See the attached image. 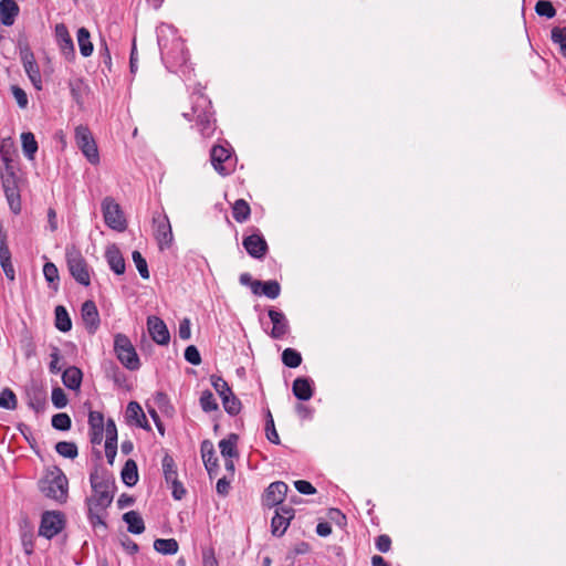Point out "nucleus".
Returning a JSON list of instances; mask_svg holds the SVG:
<instances>
[{
    "mask_svg": "<svg viewBox=\"0 0 566 566\" xmlns=\"http://www.w3.org/2000/svg\"><path fill=\"white\" fill-rule=\"evenodd\" d=\"M18 14L19 6L14 0L0 1V21L3 25H12Z\"/></svg>",
    "mask_w": 566,
    "mask_h": 566,
    "instance_id": "obj_18",
    "label": "nucleus"
},
{
    "mask_svg": "<svg viewBox=\"0 0 566 566\" xmlns=\"http://www.w3.org/2000/svg\"><path fill=\"white\" fill-rule=\"evenodd\" d=\"M552 41L559 45L562 55L566 57V28H553Z\"/></svg>",
    "mask_w": 566,
    "mask_h": 566,
    "instance_id": "obj_39",
    "label": "nucleus"
},
{
    "mask_svg": "<svg viewBox=\"0 0 566 566\" xmlns=\"http://www.w3.org/2000/svg\"><path fill=\"white\" fill-rule=\"evenodd\" d=\"M287 490L289 486L285 482L276 481L271 483L263 496L264 505L272 507L281 504L286 496Z\"/></svg>",
    "mask_w": 566,
    "mask_h": 566,
    "instance_id": "obj_11",
    "label": "nucleus"
},
{
    "mask_svg": "<svg viewBox=\"0 0 566 566\" xmlns=\"http://www.w3.org/2000/svg\"><path fill=\"white\" fill-rule=\"evenodd\" d=\"M55 36L66 60H73L75 56L74 43L64 23L55 25Z\"/></svg>",
    "mask_w": 566,
    "mask_h": 566,
    "instance_id": "obj_13",
    "label": "nucleus"
},
{
    "mask_svg": "<svg viewBox=\"0 0 566 566\" xmlns=\"http://www.w3.org/2000/svg\"><path fill=\"white\" fill-rule=\"evenodd\" d=\"M535 11L538 15L552 19L556 15V10L551 1L539 0L535 6Z\"/></svg>",
    "mask_w": 566,
    "mask_h": 566,
    "instance_id": "obj_41",
    "label": "nucleus"
},
{
    "mask_svg": "<svg viewBox=\"0 0 566 566\" xmlns=\"http://www.w3.org/2000/svg\"><path fill=\"white\" fill-rule=\"evenodd\" d=\"M102 511H97L94 506H88V517L94 527L101 526L103 528H106V524L102 518L101 515Z\"/></svg>",
    "mask_w": 566,
    "mask_h": 566,
    "instance_id": "obj_53",
    "label": "nucleus"
},
{
    "mask_svg": "<svg viewBox=\"0 0 566 566\" xmlns=\"http://www.w3.org/2000/svg\"><path fill=\"white\" fill-rule=\"evenodd\" d=\"M1 179L3 190L11 187H18V177L14 172L12 165H7L4 171L1 174Z\"/></svg>",
    "mask_w": 566,
    "mask_h": 566,
    "instance_id": "obj_40",
    "label": "nucleus"
},
{
    "mask_svg": "<svg viewBox=\"0 0 566 566\" xmlns=\"http://www.w3.org/2000/svg\"><path fill=\"white\" fill-rule=\"evenodd\" d=\"M109 268L116 274H123L125 272V261L117 247L111 245L107 248L105 253Z\"/></svg>",
    "mask_w": 566,
    "mask_h": 566,
    "instance_id": "obj_21",
    "label": "nucleus"
},
{
    "mask_svg": "<svg viewBox=\"0 0 566 566\" xmlns=\"http://www.w3.org/2000/svg\"><path fill=\"white\" fill-rule=\"evenodd\" d=\"M24 71L28 75V77L30 78L31 83L33 84V86L36 88V90H41L42 88V77H41V73H40V69L38 66V63H31V64H28V65H24Z\"/></svg>",
    "mask_w": 566,
    "mask_h": 566,
    "instance_id": "obj_36",
    "label": "nucleus"
},
{
    "mask_svg": "<svg viewBox=\"0 0 566 566\" xmlns=\"http://www.w3.org/2000/svg\"><path fill=\"white\" fill-rule=\"evenodd\" d=\"M83 374L80 368L71 366L66 368L62 375V381L69 389L76 390L82 382Z\"/></svg>",
    "mask_w": 566,
    "mask_h": 566,
    "instance_id": "obj_23",
    "label": "nucleus"
},
{
    "mask_svg": "<svg viewBox=\"0 0 566 566\" xmlns=\"http://www.w3.org/2000/svg\"><path fill=\"white\" fill-rule=\"evenodd\" d=\"M329 518L335 521L338 525L345 524L346 516L337 509H332L328 514Z\"/></svg>",
    "mask_w": 566,
    "mask_h": 566,
    "instance_id": "obj_64",
    "label": "nucleus"
},
{
    "mask_svg": "<svg viewBox=\"0 0 566 566\" xmlns=\"http://www.w3.org/2000/svg\"><path fill=\"white\" fill-rule=\"evenodd\" d=\"M102 212L103 213H106V212H120V207L117 202H115V200L111 197H106L103 201H102Z\"/></svg>",
    "mask_w": 566,
    "mask_h": 566,
    "instance_id": "obj_58",
    "label": "nucleus"
},
{
    "mask_svg": "<svg viewBox=\"0 0 566 566\" xmlns=\"http://www.w3.org/2000/svg\"><path fill=\"white\" fill-rule=\"evenodd\" d=\"M391 539L388 535H380L376 541V547L381 553H387L390 549Z\"/></svg>",
    "mask_w": 566,
    "mask_h": 566,
    "instance_id": "obj_59",
    "label": "nucleus"
},
{
    "mask_svg": "<svg viewBox=\"0 0 566 566\" xmlns=\"http://www.w3.org/2000/svg\"><path fill=\"white\" fill-rule=\"evenodd\" d=\"M81 317L86 331L94 334L99 327V314L95 303L91 300L85 301L81 308Z\"/></svg>",
    "mask_w": 566,
    "mask_h": 566,
    "instance_id": "obj_12",
    "label": "nucleus"
},
{
    "mask_svg": "<svg viewBox=\"0 0 566 566\" xmlns=\"http://www.w3.org/2000/svg\"><path fill=\"white\" fill-rule=\"evenodd\" d=\"M20 56H21L23 66L36 62L34 54L31 52V50L29 48L22 49L20 51Z\"/></svg>",
    "mask_w": 566,
    "mask_h": 566,
    "instance_id": "obj_62",
    "label": "nucleus"
},
{
    "mask_svg": "<svg viewBox=\"0 0 566 566\" xmlns=\"http://www.w3.org/2000/svg\"><path fill=\"white\" fill-rule=\"evenodd\" d=\"M292 391L294 396L303 401L313 397L312 380L305 377H298L293 381Z\"/></svg>",
    "mask_w": 566,
    "mask_h": 566,
    "instance_id": "obj_19",
    "label": "nucleus"
},
{
    "mask_svg": "<svg viewBox=\"0 0 566 566\" xmlns=\"http://www.w3.org/2000/svg\"><path fill=\"white\" fill-rule=\"evenodd\" d=\"M127 530L132 534H142L145 531V524L142 516L136 511L126 512L123 515Z\"/></svg>",
    "mask_w": 566,
    "mask_h": 566,
    "instance_id": "obj_24",
    "label": "nucleus"
},
{
    "mask_svg": "<svg viewBox=\"0 0 566 566\" xmlns=\"http://www.w3.org/2000/svg\"><path fill=\"white\" fill-rule=\"evenodd\" d=\"M88 424L91 429V442L99 444L104 438V416L99 411H91L88 415Z\"/></svg>",
    "mask_w": 566,
    "mask_h": 566,
    "instance_id": "obj_14",
    "label": "nucleus"
},
{
    "mask_svg": "<svg viewBox=\"0 0 566 566\" xmlns=\"http://www.w3.org/2000/svg\"><path fill=\"white\" fill-rule=\"evenodd\" d=\"M154 235L159 249L163 251L171 247L174 241L170 221L167 214H157L153 219Z\"/></svg>",
    "mask_w": 566,
    "mask_h": 566,
    "instance_id": "obj_7",
    "label": "nucleus"
},
{
    "mask_svg": "<svg viewBox=\"0 0 566 566\" xmlns=\"http://www.w3.org/2000/svg\"><path fill=\"white\" fill-rule=\"evenodd\" d=\"M154 548L164 555H174L178 552L179 545L175 538H158L154 542Z\"/></svg>",
    "mask_w": 566,
    "mask_h": 566,
    "instance_id": "obj_29",
    "label": "nucleus"
},
{
    "mask_svg": "<svg viewBox=\"0 0 566 566\" xmlns=\"http://www.w3.org/2000/svg\"><path fill=\"white\" fill-rule=\"evenodd\" d=\"M65 254L69 271L73 279L82 285L88 286L91 283L90 270L81 251L75 247H67Z\"/></svg>",
    "mask_w": 566,
    "mask_h": 566,
    "instance_id": "obj_2",
    "label": "nucleus"
},
{
    "mask_svg": "<svg viewBox=\"0 0 566 566\" xmlns=\"http://www.w3.org/2000/svg\"><path fill=\"white\" fill-rule=\"evenodd\" d=\"M294 517V510L287 506L276 509L275 515L272 518V534L282 536L290 525V521Z\"/></svg>",
    "mask_w": 566,
    "mask_h": 566,
    "instance_id": "obj_9",
    "label": "nucleus"
},
{
    "mask_svg": "<svg viewBox=\"0 0 566 566\" xmlns=\"http://www.w3.org/2000/svg\"><path fill=\"white\" fill-rule=\"evenodd\" d=\"M185 359L190 363L191 365H200L201 364V356L198 350V348L195 345H189L185 349Z\"/></svg>",
    "mask_w": 566,
    "mask_h": 566,
    "instance_id": "obj_50",
    "label": "nucleus"
},
{
    "mask_svg": "<svg viewBox=\"0 0 566 566\" xmlns=\"http://www.w3.org/2000/svg\"><path fill=\"white\" fill-rule=\"evenodd\" d=\"M282 361L290 368H296L302 363V356L297 350L293 348H286L282 353Z\"/></svg>",
    "mask_w": 566,
    "mask_h": 566,
    "instance_id": "obj_33",
    "label": "nucleus"
},
{
    "mask_svg": "<svg viewBox=\"0 0 566 566\" xmlns=\"http://www.w3.org/2000/svg\"><path fill=\"white\" fill-rule=\"evenodd\" d=\"M178 335L181 339L187 340L191 337L190 319L184 318L179 323Z\"/></svg>",
    "mask_w": 566,
    "mask_h": 566,
    "instance_id": "obj_57",
    "label": "nucleus"
},
{
    "mask_svg": "<svg viewBox=\"0 0 566 566\" xmlns=\"http://www.w3.org/2000/svg\"><path fill=\"white\" fill-rule=\"evenodd\" d=\"M198 125L200 126V132L205 137L212 135L214 130L213 120L207 114L198 116Z\"/></svg>",
    "mask_w": 566,
    "mask_h": 566,
    "instance_id": "obj_46",
    "label": "nucleus"
},
{
    "mask_svg": "<svg viewBox=\"0 0 566 566\" xmlns=\"http://www.w3.org/2000/svg\"><path fill=\"white\" fill-rule=\"evenodd\" d=\"M243 247L251 256L256 259L262 258L268 248L265 240L258 234L247 237L243 240Z\"/></svg>",
    "mask_w": 566,
    "mask_h": 566,
    "instance_id": "obj_16",
    "label": "nucleus"
},
{
    "mask_svg": "<svg viewBox=\"0 0 566 566\" xmlns=\"http://www.w3.org/2000/svg\"><path fill=\"white\" fill-rule=\"evenodd\" d=\"M210 161L214 170L221 176H228L233 171L231 151L221 145H214L210 150Z\"/></svg>",
    "mask_w": 566,
    "mask_h": 566,
    "instance_id": "obj_6",
    "label": "nucleus"
},
{
    "mask_svg": "<svg viewBox=\"0 0 566 566\" xmlns=\"http://www.w3.org/2000/svg\"><path fill=\"white\" fill-rule=\"evenodd\" d=\"M126 417L128 420H134L135 423L143 429H151L140 405L136 401H130L127 405Z\"/></svg>",
    "mask_w": 566,
    "mask_h": 566,
    "instance_id": "obj_20",
    "label": "nucleus"
},
{
    "mask_svg": "<svg viewBox=\"0 0 566 566\" xmlns=\"http://www.w3.org/2000/svg\"><path fill=\"white\" fill-rule=\"evenodd\" d=\"M3 191H4V195H6L7 201L9 203L10 210L12 212H20V210H21V197H20L19 186L4 189Z\"/></svg>",
    "mask_w": 566,
    "mask_h": 566,
    "instance_id": "obj_31",
    "label": "nucleus"
},
{
    "mask_svg": "<svg viewBox=\"0 0 566 566\" xmlns=\"http://www.w3.org/2000/svg\"><path fill=\"white\" fill-rule=\"evenodd\" d=\"M22 151L24 156L32 160L38 151V142L33 133L25 132L21 134Z\"/></svg>",
    "mask_w": 566,
    "mask_h": 566,
    "instance_id": "obj_26",
    "label": "nucleus"
},
{
    "mask_svg": "<svg viewBox=\"0 0 566 566\" xmlns=\"http://www.w3.org/2000/svg\"><path fill=\"white\" fill-rule=\"evenodd\" d=\"M238 436L235 433L229 434L226 439L219 442L220 452L223 458L238 457L237 450Z\"/></svg>",
    "mask_w": 566,
    "mask_h": 566,
    "instance_id": "obj_25",
    "label": "nucleus"
},
{
    "mask_svg": "<svg viewBox=\"0 0 566 566\" xmlns=\"http://www.w3.org/2000/svg\"><path fill=\"white\" fill-rule=\"evenodd\" d=\"M269 317L273 324L271 337L274 339L282 338L287 332V321L282 312L270 310Z\"/></svg>",
    "mask_w": 566,
    "mask_h": 566,
    "instance_id": "obj_17",
    "label": "nucleus"
},
{
    "mask_svg": "<svg viewBox=\"0 0 566 566\" xmlns=\"http://www.w3.org/2000/svg\"><path fill=\"white\" fill-rule=\"evenodd\" d=\"M22 545L24 547V552L30 555L33 552V533L30 528L24 530L21 534Z\"/></svg>",
    "mask_w": 566,
    "mask_h": 566,
    "instance_id": "obj_54",
    "label": "nucleus"
},
{
    "mask_svg": "<svg viewBox=\"0 0 566 566\" xmlns=\"http://www.w3.org/2000/svg\"><path fill=\"white\" fill-rule=\"evenodd\" d=\"M200 406L203 411L211 412L218 409V403L211 391L206 390L200 397Z\"/></svg>",
    "mask_w": 566,
    "mask_h": 566,
    "instance_id": "obj_44",
    "label": "nucleus"
},
{
    "mask_svg": "<svg viewBox=\"0 0 566 566\" xmlns=\"http://www.w3.org/2000/svg\"><path fill=\"white\" fill-rule=\"evenodd\" d=\"M132 258L136 265V269L139 272V275L145 280L149 279L148 265L146 259L142 255V253L139 251H134Z\"/></svg>",
    "mask_w": 566,
    "mask_h": 566,
    "instance_id": "obj_43",
    "label": "nucleus"
},
{
    "mask_svg": "<svg viewBox=\"0 0 566 566\" xmlns=\"http://www.w3.org/2000/svg\"><path fill=\"white\" fill-rule=\"evenodd\" d=\"M91 485L93 495L88 499V506H94L97 511L105 510L113 501L109 484L99 479L96 474H91Z\"/></svg>",
    "mask_w": 566,
    "mask_h": 566,
    "instance_id": "obj_5",
    "label": "nucleus"
},
{
    "mask_svg": "<svg viewBox=\"0 0 566 566\" xmlns=\"http://www.w3.org/2000/svg\"><path fill=\"white\" fill-rule=\"evenodd\" d=\"M268 416H269V419H268L266 424H265L266 438H268V440L270 442H272L274 444H279L280 443V437H279V433H277V431L275 429L274 421H273L271 412H269Z\"/></svg>",
    "mask_w": 566,
    "mask_h": 566,
    "instance_id": "obj_48",
    "label": "nucleus"
},
{
    "mask_svg": "<svg viewBox=\"0 0 566 566\" xmlns=\"http://www.w3.org/2000/svg\"><path fill=\"white\" fill-rule=\"evenodd\" d=\"M216 489L218 494L224 496L229 493L230 482L226 478H221L218 480Z\"/></svg>",
    "mask_w": 566,
    "mask_h": 566,
    "instance_id": "obj_63",
    "label": "nucleus"
},
{
    "mask_svg": "<svg viewBox=\"0 0 566 566\" xmlns=\"http://www.w3.org/2000/svg\"><path fill=\"white\" fill-rule=\"evenodd\" d=\"M147 326L154 342L158 345H167L169 343L170 334L161 318L157 316H149L147 319Z\"/></svg>",
    "mask_w": 566,
    "mask_h": 566,
    "instance_id": "obj_10",
    "label": "nucleus"
},
{
    "mask_svg": "<svg viewBox=\"0 0 566 566\" xmlns=\"http://www.w3.org/2000/svg\"><path fill=\"white\" fill-rule=\"evenodd\" d=\"M39 488L46 497L59 503H65L67 500L69 481L66 475L59 468H54L52 471L48 472L40 481Z\"/></svg>",
    "mask_w": 566,
    "mask_h": 566,
    "instance_id": "obj_1",
    "label": "nucleus"
},
{
    "mask_svg": "<svg viewBox=\"0 0 566 566\" xmlns=\"http://www.w3.org/2000/svg\"><path fill=\"white\" fill-rule=\"evenodd\" d=\"M71 418L67 413H56L52 417V427L56 430H69L71 428Z\"/></svg>",
    "mask_w": 566,
    "mask_h": 566,
    "instance_id": "obj_45",
    "label": "nucleus"
},
{
    "mask_svg": "<svg viewBox=\"0 0 566 566\" xmlns=\"http://www.w3.org/2000/svg\"><path fill=\"white\" fill-rule=\"evenodd\" d=\"M122 480L127 486H134L138 482V470L134 460L126 461L122 470Z\"/></svg>",
    "mask_w": 566,
    "mask_h": 566,
    "instance_id": "obj_27",
    "label": "nucleus"
},
{
    "mask_svg": "<svg viewBox=\"0 0 566 566\" xmlns=\"http://www.w3.org/2000/svg\"><path fill=\"white\" fill-rule=\"evenodd\" d=\"M201 457L209 476L213 478L218 471V459L214 454L213 444L209 440L201 443Z\"/></svg>",
    "mask_w": 566,
    "mask_h": 566,
    "instance_id": "obj_15",
    "label": "nucleus"
},
{
    "mask_svg": "<svg viewBox=\"0 0 566 566\" xmlns=\"http://www.w3.org/2000/svg\"><path fill=\"white\" fill-rule=\"evenodd\" d=\"M0 408L7 409V410H14L17 408V397L11 389L4 388L1 391Z\"/></svg>",
    "mask_w": 566,
    "mask_h": 566,
    "instance_id": "obj_37",
    "label": "nucleus"
},
{
    "mask_svg": "<svg viewBox=\"0 0 566 566\" xmlns=\"http://www.w3.org/2000/svg\"><path fill=\"white\" fill-rule=\"evenodd\" d=\"M74 137L76 146L90 164L97 165L99 163V153L90 128L84 125L76 126Z\"/></svg>",
    "mask_w": 566,
    "mask_h": 566,
    "instance_id": "obj_4",
    "label": "nucleus"
},
{
    "mask_svg": "<svg viewBox=\"0 0 566 566\" xmlns=\"http://www.w3.org/2000/svg\"><path fill=\"white\" fill-rule=\"evenodd\" d=\"M56 452L64 458L74 459L77 457V447L74 442L60 441L55 446Z\"/></svg>",
    "mask_w": 566,
    "mask_h": 566,
    "instance_id": "obj_35",
    "label": "nucleus"
},
{
    "mask_svg": "<svg viewBox=\"0 0 566 566\" xmlns=\"http://www.w3.org/2000/svg\"><path fill=\"white\" fill-rule=\"evenodd\" d=\"M43 275L50 284L56 283L59 281V270L56 265L52 262H46L43 266Z\"/></svg>",
    "mask_w": 566,
    "mask_h": 566,
    "instance_id": "obj_47",
    "label": "nucleus"
},
{
    "mask_svg": "<svg viewBox=\"0 0 566 566\" xmlns=\"http://www.w3.org/2000/svg\"><path fill=\"white\" fill-rule=\"evenodd\" d=\"M294 486L301 494L308 495L314 494L316 492V489L308 481L305 480L295 481Z\"/></svg>",
    "mask_w": 566,
    "mask_h": 566,
    "instance_id": "obj_56",
    "label": "nucleus"
},
{
    "mask_svg": "<svg viewBox=\"0 0 566 566\" xmlns=\"http://www.w3.org/2000/svg\"><path fill=\"white\" fill-rule=\"evenodd\" d=\"M77 43L80 52L83 56L87 57L93 53V44L90 39V32L84 27L77 30Z\"/></svg>",
    "mask_w": 566,
    "mask_h": 566,
    "instance_id": "obj_30",
    "label": "nucleus"
},
{
    "mask_svg": "<svg viewBox=\"0 0 566 566\" xmlns=\"http://www.w3.org/2000/svg\"><path fill=\"white\" fill-rule=\"evenodd\" d=\"M117 452V443L105 442V455L109 464H113Z\"/></svg>",
    "mask_w": 566,
    "mask_h": 566,
    "instance_id": "obj_61",
    "label": "nucleus"
},
{
    "mask_svg": "<svg viewBox=\"0 0 566 566\" xmlns=\"http://www.w3.org/2000/svg\"><path fill=\"white\" fill-rule=\"evenodd\" d=\"M163 471L167 483L178 480L176 463L169 454L163 458Z\"/></svg>",
    "mask_w": 566,
    "mask_h": 566,
    "instance_id": "obj_32",
    "label": "nucleus"
},
{
    "mask_svg": "<svg viewBox=\"0 0 566 566\" xmlns=\"http://www.w3.org/2000/svg\"><path fill=\"white\" fill-rule=\"evenodd\" d=\"M105 442L117 443V429L114 420L108 419L104 427Z\"/></svg>",
    "mask_w": 566,
    "mask_h": 566,
    "instance_id": "obj_51",
    "label": "nucleus"
},
{
    "mask_svg": "<svg viewBox=\"0 0 566 566\" xmlns=\"http://www.w3.org/2000/svg\"><path fill=\"white\" fill-rule=\"evenodd\" d=\"M51 361L49 365V369L52 374H57L61 371V366L59 365L61 355L60 349L57 347H53L52 353L50 354Z\"/></svg>",
    "mask_w": 566,
    "mask_h": 566,
    "instance_id": "obj_55",
    "label": "nucleus"
},
{
    "mask_svg": "<svg viewBox=\"0 0 566 566\" xmlns=\"http://www.w3.org/2000/svg\"><path fill=\"white\" fill-rule=\"evenodd\" d=\"M64 527V515L61 512L49 511L43 513L39 534L48 539L57 535Z\"/></svg>",
    "mask_w": 566,
    "mask_h": 566,
    "instance_id": "obj_8",
    "label": "nucleus"
},
{
    "mask_svg": "<svg viewBox=\"0 0 566 566\" xmlns=\"http://www.w3.org/2000/svg\"><path fill=\"white\" fill-rule=\"evenodd\" d=\"M260 287H262V293L272 300L276 298L281 292V286L277 281L252 282V292L254 294H260Z\"/></svg>",
    "mask_w": 566,
    "mask_h": 566,
    "instance_id": "obj_22",
    "label": "nucleus"
},
{
    "mask_svg": "<svg viewBox=\"0 0 566 566\" xmlns=\"http://www.w3.org/2000/svg\"><path fill=\"white\" fill-rule=\"evenodd\" d=\"M222 405H223L224 410L231 416L238 415L241 410V402L233 395V392L223 397Z\"/></svg>",
    "mask_w": 566,
    "mask_h": 566,
    "instance_id": "obj_38",
    "label": "nucleus"
},
{
    "mask_svg": "<svg viewBox=\"0 0 566 566\" xmlns=\"http://www.w3.org/2000/svg\"><path fill=\"white\" fill-rule=\"evenodd\" d=\"M171 484V489H172V496L176 499V500H181L182 496L185 495L186 493V490L185 488L182 486V484L178 481V480H175L172 482H169Z\"/></svg>",
    "mask_w": 566,
    "mask_h": 566,
    "instance_id": "obj_60",
    "label": "nucleus"
},
{
    "mask_svg": "<svg viewBox=\"0 0 566 566\" xmlns=\"http://www.w3.org/2000/svg\"><path fill=\"white\" fill-rule=\"evenodd\" d=\"M105 223L113 230L123 232L127 228L124 214H104Z\"/></svg>",
    "mask_w": 566,
    "mask_h": 566,
    "instance_id": "obj_34",
    "label": "nucleus"
},
{
    "mask_svg": "<svg viewBox=\"0 0 566 566\" xmlns=\"http://www.w3.org/2000/svg\"><path fill=\"white\" fill-rule=\"evenodd\" d=\"M55 327L63 333H66L72 328L70 315L66 308L62 305H57L55 307Z\"/></svg>",
    "mask_w": 566,
    "mask_h": 566,
    "instance_id": "obj_28",
    "label": "nucleus"
},
{
    "mask_svg": "<svg viewBox=\"0 0 566 566\" xmlns=\"http://www.w3.org/2000/svg\"><path fill=\"white\" fill-rule=\"evenodd\" d=\"M51 399L52 403L59 409L64 408L67 405L66 395L60 387H56L52 390Z\"/></svg>",
    "mask_w": 566,
    "mask_h": 566,
    "instance_id": "obj_49",
    "label": "nucleus"
},
{
    "mask_svg": "<svg viewBox=\"0 0 566 566\" xmlns=\"http://www.w3.org/2000/svg\"><path fill=\"white\" fill-rule=\"evenodd\" d=\"M12 94L19 105L20 108H25L28 106V95L21 87L13 85L11 87Z\"/></svg>",
    "mask_w": 566,
    "mask_h": 566,
    "instance_id": "obj_52",
    "label": "nucleus"
},
{
    "mask_svg": "<svg viewBox=\"0 0 566 566\" xmlns=\"http://www.w3.org/2000/svg\"><path fill=\"white\" fill-rule=\"evenodd\" d=\"M114 350L118 360L129 370H137L140 367L138 355L130 342L124 334H117L114 338Z\"/></svg>",
    "mask_w": 566,
    "mask_h": 566,
    "instance_id": "obj_3",
    "label": "nucleus"
},
{
    "mask_svg": "<svg viewBox=\"0 0 566 566\" xmlns=\"http://www.w3.org/2000/svg\"><path fill=\"white\" fill-rule=\"evenodd\" d=\"M211 385L214 388V390L218 392L221 399H223L224 396H228L232 392L231 388L229 387L228 382L219 376H211Z\"/></svg>",
    "mask_w": 566,
    "mask_h": 566,
    "instance_id": "obj_42",
    "label": "nucleus"
}]
</instances>
